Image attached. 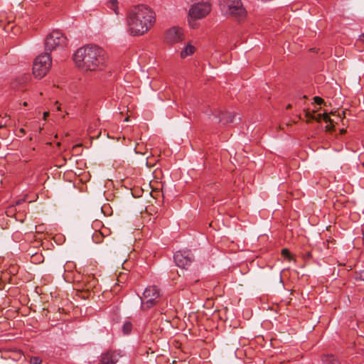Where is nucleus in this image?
Returning <instances> with one entry per match:
<instances>
[{
    "label": "nucleus",
    "mask_w": 364,
    "mask_h": 364,
    "mask_svg": "<svg viewBox=\"0 0 364 364\" xmlns=\"http://www.w3.org/2000/svg\"><path fill=\"white\" fill-rule=\"evenodd\" d=\"M75 65L84 70H101L105 67V50L97 45L87 44L79 48L73 55Z\"/></svg>",
    "instance_id": "nucleus-1"
},
{
    "label": "nucleus",
    "mask_w": 364,
    "mask_h": 364,
    "mask_svg": "<svg viewBox=\"0 0 364 364\" xmlns=\"http://www.w3.org/2000/svg\"><path fill=\"white\" fill-rule=\"evenodd\" d=\"M156 15L153 10L144 5H138L131 9L127 15V31L133 36L147 33L154 25Z\"/></svg>",
    "instance_id": "nucleus-2"
},
{
    "label": "nucleus",
    "mask_w": 364,
    "mask_h": 364,
    "mask_svg": "<svg viewBox=\"0 0 364 364\" xmlns=\"http://www.w3.org/2000/svg\"><path fill=\"white\" fill-rule=\"evenodd\" d=\"M220 8L222 12L238 20L246 16V9L241 0H220Z\"/></svg>",
    "instance_id": "nucleus-3"
},
{
    "label": "nucleus",
    "mask_w": 364,
    "mask_h": 364,
    "mask_svg": "<svg viewBox=\"0 0 364 364\" xmlns=\"http://www.w3.org/2000/svg\"><path fill=\"white\" fill-rule=\"evenodd\" d=\"M52 59L49 53L37 56L33 66V73L36 78H43L51 67Z\"/></svg>",
    "instance_id": "nucleus-4"
},
{
    "label": "nucleus",
    "mask_w": 364,
    "mask_h": 364,
    "mask_svg": "<svg viewBox=\"0 0 364 364\" xmlns=\"http://www.w3.org/2000/svg\"><path fill=\"white\" fill-rule=\"evenodd\" d=\"M67 46V38L59 31H53L47 36L45 40V53L62 49Z\"/></svg>",
    "instance_id": "nucleus-5"
},
{
    "label": "nucleus",
    "mask_w": 364,
    "mask_h": 364,
    "mask_svg": "<svg viewBox=\"0 0 364 364\" xmlns=\"http://www.w3.org/2000/svg\"><path fill=\"white\" fill-rule=\"evenodd\" d=\"M143 297L146 301H141V309L148 310L157 304L160 297L159 290L156 286H149L144 291Z\"/></svg>",
    "instance_id": "nucleus-6"
},
{
    "label": "nucleus",
    "mask_w": 364,
    "mask_h": 364,
    "mask_svg": "<svg viewBox=\"0 0 364 364\" xmlns=\"http://www.w3.org/2000/svg\"><path fill=\"white\" fill-rule=\"evenodd\" d=\"M193 255L191 250H179L173 255V259L180 268L187 269L193 261Z\"/></svg>",
    "instance_id": "nucleus-7"
},
{
    "label": "nucleus",
    "mask_w": 364,
    "mask_h": 364,
    "mask_svg": "<svg viewBox=\"0 0 364 364\" xmlns=\"http://www.w3.org/2000/svg\"><path fill=\"white\" fill-rule=\"evenodd\" d=\"M210 10V4L208 2L195 4L189 10V16L193 18L200 19L207 16Z\"/></svg>",
    "instance_id": "nucleus-8"
},
{
    "label": "nucleus",
    "mask_w": 364,
    "mask_h": 364,
    "mask_svg": "<svg viewBox=\"0 0 364 364\" xmlns=\"http://www.w3.org/2000/svg\"><path fill=\"white\" fill-rule=\"evenodd\" d=\"M183 29L178 26H173L166 31L164 40L167 43L175 44L183 41Z\"/></svg>",
    "instance_id": "nucleus-9"
},
{
    "label": "nucleus",
    "mask_w": 364,
    "mask_h": 364,
    "mask_svg": "<svg viewBox=\"0 0 364 364\" xmlns=\"http://www.w3.org/2000/svg\"><path fill=\"white\" fill-rule=\"evenodd\" d=\"M122 356L119 351L108 350L101 355L99 364H115Z\"/></svg>",
    "instance_id": "nucleus-10"
},
{
    "label": "nucleus",
    "mask_w": 364,
    "mask_h": 364,
    "mask_svg": "<svg viewBox=\"0 0 364 364\" xmlns=\"http://www.w3.org/2000/svg\"><path fill=\"white\" fill-rule=\"evenodd\" d=\"M217 117L219 118L220 122L226 124L233 121L235 115L231 112H220V114Z\"/></svg>",
    "instance_id": "nucleus-11"
},
{
    "label": "nucleus",
    "mask_w": 364,
    "mask_h": 364,
    "mask_svg": "<svg viewBox=\"0 0 364 364\" xmlns=\"http://www.w3.org/2000/svg\"><path fill=\"white\" fill-rule=\"evenodd\" d=\"M196 51V48L191 44H187L181 52V57L185 58L193 55Z\"/></svg>",
    "instance_id": "nucleus-12"
},
{
    "label": "nucleus",
    "mask_w": 364,
    "mask_h": 364,
    "mask_svg": "<svg viewBox=\"0 0 364 364\" xmlns=\"http://www.w3.org/2000/svg\"><path fill=\"white\" fill-rule=\"evenodd\" d=\"M323 364H339V360L334 355H326L322 358Z\"/></svg>",
    "instance_id": "nucleus-13"
},
{
    "label": "nucleus",
    "mask_w": 364,
    "mask_h": 364,
    "mask_svg": "<svg viewBox=\"0 0 364 364\" xmlns=\"http://www.w3.org/2000/svg\"><path fill=\"white\" fill-rule=\"evenodd\" d=\"M312 119H315L318 122L323 119L325 122L333 124V120L329 117L327 113L318 114L316 117H312Z\"/></svg>",
    "instance_id": "nucleus-14"
},
{
    "label": "nucleus",
    "mask_w": 364,
    "mask_h": 364,
    "mask_svg": "<svg viewBox=\"0 0 364 364\" xmlns=\"http://www.w3.org/2000/svg\"><path fill=\"white\" fill-rule=\"evenodd\" d=\"M107 6L109 9H112L115 14H119L118 1L117 0H109L107 2Z\"/></svg>",
    "instance_id": "nucleus-15"
},
{
    "label": "nucleus",
    "mask_w": 364,
    "mask_h": 364,
    "mask_svg": "<svg viewBox=\"0 0 364 364\" xmlns=\"http://www.w3.org/2000/svg\"><path fill=\"white\" fill-rule=\"evenodd\" d=\"M132 329V324L130 321H125L122 326V331L124 334H129Z\"/></svg>",
    "instance_id": "nucleus-16"
},
{
    "label": "nucleus",
    "mask_w": 364,
    "mask_h": 364,
    "mask_svg": "<svg viewBox=\"0 0 364 364\" xmlns=\"http://www.w3.org/2000/svg\"><path fill=\"white\" fill-rule=\"evenodd\" d=\"M23 79H22V78L16 80L15 82H12L11 87L13 89H19V90L22 89L23 87H21V85L23 83Z\"/></svg>",
    "instance_id": "nucleus-17"
},
{
    "label": "nucleus",
    "mask_w": 364,
    "mask_h": 364,
    "mask_svg": "<svg viewBox=\"0 0 364 364\" xmlns=\"http://www.w3.org/2000/svg\"><path fill=\"white\" fill-rule=\"evenodd\" d=\"M355 279L364 281V269L360 270V272H356L355 273Z\"/></svg>",
    "instance_id": "nucleus-18"
},
{
    "label": "nucleus",
    "mask_w": 364,
    "mask_h": 364,
    "mask_svg": "<svg viewBox=\"0 0 364 364\" xmlns=\"http://www.w3.org/2000/svg\"><path fill=\"white\" fill-rule=\"evenodd\" d=\"M103 236V234L101 232H96L93 236H92V238H93V240L96 242V243H100L101 241L100 240V237H102Z\"/></svg>",
    "instance_id": "nucleus-19"
},
{
    "label": "nucleus",
    "mask_w": 364,
    "mask_h": 364,
    "mask_svg": "<svg viewBox=\"0 0 364 364\" xmlns=\"http://www.w3.org/2000/svg\"><path fill=\"white\" fill-rule=\"evenodd\" d=\"M31 364H43L42 360L38 357H32L30 360Z\"/></svg>",
    "instance_id": "nucleus-20"
},
{
    "label": "nucleus",
    "mask_w": 364,
    "mask_h": 364,
    "mask_svg": "<svg viewBox=\"0 0 364 364\" xmlns=\"http://www.w3.org/2000/svg\"><path fill=\"white\" fill-rule=\"evenodd\" d=\"M314 102L318 105H321L324 104V100L320 97H314Z\"/></svg>",
    "instance_id": "nucleus-21"
},
{
    "label": "nucleus",
    "mask_w": 364,
    "mask_h": 364,
    "mask_svg": "<svg viewBox=\"0 0 364 364\" xmlns=\"http://www.w3.org/2000/svg\"><path fill=\"white\" fill-rule=\"evenodd\" d=\"M282 255L286 258L291 257V254H290L289 251L286 248H284L282 250Z\"/></svg>",
    "instance_id": "nucleus-22"
},
{
    "label": "nucleus",
    "mask_w": 364,
    "mask_h": 364,
    "mask_svg": "<svg viewBox=\"0 0 364 364\" xmlns=\"http://www.w3.org/2000/svg\"><path fill=\"white\" fill-rule=\"evenodd\" d=\"M48 115H49V112H45L43 113V119L46 120Z\"/></svg>",
    "instance_id": "nucleus-23"
},
{
    "label": "nucleus",
    "mask_w": 364,
    "mask_h": 364,
    "mask_svg": "<svg viewBox=\"0 0 364 364\" xmlns=\"http://www.w3.org/2000/svg\"><path fill=\"white\" fill-rule=\"evenodd\" d=\"M360 41L364 43V33L360 36Z\"/></svg>",
    "instance_id": "nucleus-24"
},
{
    "label": "nucleus",
    "mask_w": 364,
    "mask_h": 364,
    "mask_svg": "<svg viewBox=\"0 0 364 364\" xmlns=\"http://www.w3.org/2000/svg\"><path fill=\"white\" fill-rule=\"evenodd\" d=\"M19 132H21V134H26V131H25V129H24L23 128H21V129H19Z\"/></svg>",
    "instance_id": "nucleus-25"
},
{
    "label": "nucleus",
    "mask_w": 364,
    "mask_h": 364,
    "mask_svg": "<svg viewBox=\"0 0 364 364\" xmlns=\"http://www.w3.org/2000/svg\"><path fill=\"white\" fill-rule=\"evenodd\" d=\"M340 132H341V134H344V133H346V129H341Z\"/></svg>",
    "instance_id": "nucleus-26"
},
{
    "label": "nucleus",
    "mask_w": 364,
    "mask_h": 364,
    "mask_svg": "<svg viewBox=\"0 0 364 364\" xmlns=\"http://www.w3.org/2000/svg\"><path fill=\"white\" fill-rule=\"evenodd\" d=\"M21 203V200H17L16 203V205H19Z\"/></svg>",
    "instance_id": "nucleus-27"
},
{
    "label": "nucleus",
    "mask_w": 364,
    "mask_h": 364,
    "mask_svg": "<svg viewBox=\"0 0 364 364\" xmlns=\"http://www.w3.org/2000/svg\"><path fill=\"white\" fill-rule=\"evenodd\" d=\"M291 107V105H288L287 109H289Z\"/></svg>",
    "instance_id": "nucleus-28"
},
{
    "label": "nucleus",
    "mask_w": 364,
    "mask_h": 364,
    "mask_svg": "<svg viewBox=\"0 0 364 364\" xmlns=\"http://www.w3.org/2000/svg\"><path fill=\"white\" fill-rule=\"evenodd\" d=\"M307 256H308V257H311V253H310V252H308V253H307Z\"/></svg>",
    "instance_id": "nucleus-29"
},
{
    "label": "nucleus",
    "mask_w": 364,
    "mask_h": 364,
    "mask_svg": "<svg viewBox=\"0 0 364 364\" xmlns=\"http://www.w3.org/2000/svg\"><path fill=\"white\" fill-rule=\"evenodd\" d=\"M23 105H24V106H26V105H27V102H25L23 103Z\"/></svg>",
    "instance_id": "nucleus-30"
},
{
    "label": "nucleus",
    "mask_w": 364,
    "mask_h": 364,
    "mask_svg": "<svg viewBox=\"0 0 364 364\" xmlns=\"http://www.w3.org/2000/svg\"><path fill=\"white\" fill-rule=\"evenodd\" d=\"M57 109H58V110H60V106H58V107H57Z\"/></svg>",
    "instance_id": "nucleus-31"
}]
</instances>
